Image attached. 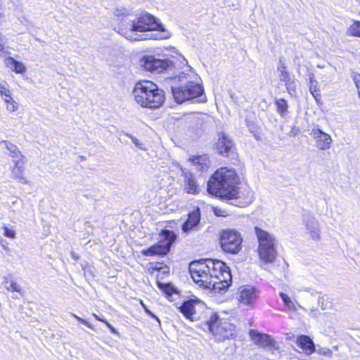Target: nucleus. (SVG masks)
<instances>
[{"instance_id":"nucleus-44","label":"nucleus","mask_w":360,"mask_h":360,"mask_svg":"<svg viewBox=\"0 0 360 360\" xmlns=\"http://www.w3.org/2000/svg\"><path fill=\"white\" fill-rule=\"evenodd\" d=\"M214 214H215L217 216H225V215L224 214V211H222V210H221L215 209V210H214Z\"/></svg>"},{"instance_id":"nucleus-27","label":"nucleus","mask_w":360,"mask_h":360,"mask_svg":"<svg viewBox=\"0 0 360 360\" xmlns=\"http://www.w3.org/2000/svg\"><path fill=\"white\" fill-rule=\"evenodd\" d=\"M276 105L277 107V112L281 115V116H284L287 113L288 108L286 100L284 98L276 99Z\"/></svg>"},{"instance_id":"nucleus-2","label":"nucleus","mask_w":360,"mask_h":360,"mask_svg":"<svg viewBox=\"0 0 360 360\" xmlns=\"http://www.w3.org/2000/svg\"><path fill=\"white\" fill-rule=\"evenodd\" d=\"M180 62L186 65V69L179 75L170 78L171 90L175 101L181 103L187 100L199 98L198 101H202L204 90L200 84V78L188 65V61L184 56L181 57Z\"/></svg>"},{"instance_id":"nucleus-12","label":"nucleus","mask_w":360,"mask_h":360,"mask_svg":"<svg viewBox=\"0 0 360 360\" xmlns=\"http://www.w3.org/2000/svg\"><path fill=\"white\" fill-rule=\"evenodd\" d=\"M259 291L252 285H244L239 288L238 301L246 306L253 307L258 300Z\"/></svg>"},{"instance_id":"nucleus-34","label":"nucleus","mask_w":360,"mask_h":360,"mask_svg":"<svg viewBox=\"0 0 360 360\" xmlns=\"http://www.w3.org/2000/svg\"><path fill=\"white\" fill-rule=\"evenodd\" d=\"M11 91L6 87V83H0V95L9 97Z\"/></svg>"},{"instance_id":"nucleus-16","label":"nucleus","mask_w":360,"mask_h":360,"mask_svg":"<svg viewBox=\"0 0 360 360\" xmlns=\"http://www.w3.org/2000/svg\"><path fill=\"white\" fill-rule=\"evenodd\" d=\"M200 221V210L198 207H196L188 213L187 220L182 225V231L185 233H189L191 231H198Z\"/></svg>"},{"instance_id":"nucleus-5","label":"nucleus","mask_w":360,"mask_h":360,"mask_svg":"<svg viewBox=\"0 0 360 360\" xmlns=\"http://www.w3.org/2000/svg\"><path fill=\"white\" fill-rule=\"evenodd\" d=\"M133 95L137 104L143 108L155 109L165 101V93L150 81H140L135 84Z\"/></svg>"},{"instance_id":"nucleus-11","label":"nucleus","mask_w":360,"mask_h":360,"mask_svg":"<svg viewBox=\"0 0 360 360\" xmlns=\"http://www.w3.org/2000/svg\"><path fill=\"white\" fill-rule=\"evenodd\" d=\"M249 335L255 345L262 347L265 350L271 352L272 354H274L278 352V347L272 336L258 332L254 329H251L250 330Z\"/></svg>"},{"instance_id":"nucleus-48","label":"nucleus","mask_w":360,"mask_h":360,"mask_svg":"<svg viewBox=\"0 0 360 360\" xmlns=\"http://www.w3.org/2000/svg\"><path fill=\"white\" fill-rule=\"evenodd\" d=\"M71 256H72V257L74 259H75V260H78V259H79V255H77L75 252H71Z\"/></svg>"},{"instance_id":"nucleus-30","label":"nucleus","mask_w":360,"mask_h":360,"mask_svg":"<svg viewBox=\"0 0 360 360\" xmlns=\"http://www.w3.org/2000/svg\"><path fill=\"white\" fill-rule=\"evenodd\" d=\"M280 297L281 298V300H283V302L285 303V304L286 305V307L290 309V310H295L296 309V307H295V305L294 304V302L290 300V298L288 297V295L283 293V292H281L280 293Z\"/></svg>"},{"instance_id":"nucleus-35","label":"nucleus","mask_w":360,"mask_h":360,"mask_svg":"<svg viewBox=\"0 0 360 360\" xmlns=\"http://www.w3.org/2000/svg\"><path fill=\"white\" fill-rule=\"evenodd\" d=\"M124 135L129 137L132 142L134 143V144L139 148L140 149H143V144L138 139H136V137H134V136H132L131 134H127V133H124Z\"/></svg>"},{"instance_id":"nucleus-28","label":"nucleus","mask_w":360,"mask_h":360,"mask_svg":"<svg viewBox=\"0 0 360 360\" xmlns=\"http://www.w3.org/2000/svg\"><path fill=\"white\" fill-rule=\"evenodd\" d=\"M347 34L350 36L360 37V21H354L348 28Z\"/></svg>"},{"instance_id":"nucleus-43","label":"nucleus","mask_w":360,"mask_h":360,"mask_svg":"<svg viewBox=\"0 0 360 360\" xmlns=\"http://www.w3.org/2000/svg\"><path fill=\"white\" fill-rule=\"evenodd\" d=\"M308 77L309 85L317 84V82L314 79V75L313 72H309L308 74Z\"/></svg>"},{"instance_id":"nucleus-25","label":"nucleus","mask_w":360,"mask_h":360,"mask_svg":"<svg viewBox=\"0 0 360 360\" xmlns=\"http://www.w3.org/2000/svg\"><path fill=\"white\" fill-rule=\"evenodd\" d=\"M277 72L280 82H289L293 77H291L290 73L287 70L285 63L281 59L279 60V64L277 67Z\"/></svg>"},{"instance_id":"nucleus-37","label":"nucleus","mask_w":360,"mask_h":360,"mask_svg":"<svg viewBox=\"0 0 360 360\" xmlns=\"http://www.w3.org/2000/svg\"><path fill=\"white\" fill-rule=\"evenodd\" d=\"M141 304L143 307V308L144 309V311H146V313H147V314H148L150 317H152L153 319H155L159 324H160V320L153 313L151 312L148 308L146 306V304L141 301Z\"/></svg>"},{"instance_id":"nucleus-38","label":"nucleus","mask_w":360,"mask_h":360,"mask_svg":"<svg viewBox=\"0 0 360 360\" xmlns=\"http://www.w3.org/2000/svg\"><path fill=\"white\" fill-rule=\"evenodd\" d=\"M351 77L352 80L354 81L356 86L360 84V74L352 71L351 73Z\"/></svg>"},{"instance_id":"nucleus-51","label":"nucleus","mask_w":360,"mask_h":360,"mask_svg":"<svg viewBox=\"0 0 360 360\" xmlns=\"http://www.w3.org/2000/svg\"><path fill=\"white\" fill-rule=\"evenodd\" d=\"M101 322H103L106 326H108V323H110L108 321H106L105 319H103V321H101Z\"/></svg>"},{"instance_id":"nucleus-42","label":"nucleus","mask_w":360,"mask_h":360,"mask_svg":"<svg viewBox=\"0 0 360 360\" xmlns=\"http://www.w3.org/2000/svg\"><path fill=\"white\" fill-rule=\"evenodd\" d=\"M4 36L0 32V56L4 53Z\"/></svg>"},{"instance_id":"nucleus-6","label":"nucleus","mask_w":360,"mask_h":360,"mask_svg":"<svg viewBox=\"0 0 360 360\" xmlns=\"http://www.w3.org/2000/svg\"><path fill=\"white\" fill-rule=\"evenodd\" d=\"M255 231L259 243L258 253L259 258L266 263L274 262L277 256L275 237L257 226L255 227Z\"/></svg>"},{"instance_id":"nucleus-14","label":"nucleus","mask_w":360,"mask_h":360,"mask_svg":"<svg viewBox=\"0 0 360 360\" xmlns=\"http://www.w3.org/2000/svg\"><path fill=\"white\" fill-rule=\"evenodd\" d=\"M216 149L221 155L229 157L235 153L236 148L232 139L225 133L222 132L218 136Z\"/></svg>"},{"instance_id":"nucleus-36","label":"nucleus","mask_w":360,"mask_h":360,"mask_svg":"<svg viewBox=\"0 0 360 360\" xmlns=\"http://www.w3.org/2000/svg\"><path fill=\"white\" fill-rule=\"evenodd\" d=\"M17 109L18 104L14 100L6 104V110L9 112H15Z\"/></svg>"},{"instance_id":"nucleus-7","label":"nucleus","mask_w":360,"mask_h":360,"mask_svg":"<svg viewBox=\"0 0 360 360\" xmlns=\"http://www.w3.org/2000/svg\"><path fill=\"white\" fill-rule=\"evenodd\" d=\"M206 325L217 341H224L236 336V326L226 321L219 320L216 313L211 315L210 319L206 321Z\"/></svg>"},{"instance_id":"nucleus-22","label":"nucleus","mask_w":360,"mask_h":360,"mask_svg":"<svg viewBox=\"0 0 360 360\" xmlns=\"http://www.w3.org/2000/svg\"><path fill=\"white\" fill-rule=\"evenodd\" d=\"M189 160L191 161L193 165L196 167V169L202 172L206 170L209 167L210 163L207 155L193 156L190 158Z\"/></svg>"},{"instance_id":"nucleus-4","label":"nucleus","mask_w":360,"mask_h":360,"mask_svg":"<svg viewBox=\"0 0 360 360\" xmlns=\"http://www.w3.org/2000/svg\"><path fill=\"white\" fill-rule=\"evenodd\" d=\"M240 179L236 170L231 167H221L207 182V192L223 199L231 198L237 194L236 188Z\"/></svg>"},{"instance_id":"nucleus-50","label":"nucleus","mask_w":360,"mask_h":360,"mask_svg":"<svg viewBox=\"0 0 360 360\" xmlns=\"http://www.w3.org/2000/svg\"><path fill=\"white\" fill-rule=\"evenodd\" d=\"M356 87L357 88L359 96H360V84L356 86Z\"/></svg>"},{"instance_id":"nucleus-3","label":"nucleus","mask_w":360,"mask_h":360,"mask_svg":"<svg viewBox=\"0 0 360 360\" xmlns=\"http://www.w3.org/2000/svg\"><path fill=\"white\" fill-rule=\"evenodd\" d=\"M170 34L160 20L148 13H144L134 19L131 28L125 34L130 41L147 39H168Z\"/></svg>"},{"instance_id":"nucleus-8","label":"nucleus","mask_w":360,"mask_h":360,"mask_svg":"<svg viewBox=\"0 0 360 360\" xmlns=\"http://www.w3.org/2000/svg\"><path fill=\"white\" fill-rule=\"evenodd\" d=\"M243 240L240 233L234 229H223L219 233L220 247L227 254H238L242 250Z\"/></svg>"},{"instance_id":"nucleus-49","label":"nucleus","mask_w":360,"mask_h":360,"mask_svg":"<svg viewBox=\"0 0 360 360\" xmlns=\"http://www.w3.org/2000/svg\"><path fill=\"white\" fill-rule=\"evenodd\" d=\"M93 315H94V316L95 317V319H96V320H98V321H103V319H102L101 318H100L98 315H96V314H94Z\"/></svg>"},{"instance_id":"nucleus-9","label":"nucleus","mask_w":360,"mask_h":360,"mask_svg":"<svg viewBox=\"0 0 360 360\" xmlns=\"http://www.w3.org/2000/svg\"><path fill=\"white\" fill-rule=\"evenodd\" d=\"M160 238L157 244L146 250H143L141 254L144 256L166 255L176 240V236L173 231L165 229L162 231Z\"/></svg>"},{"instance_id":"nucleus-23","label":"nucleus","mask_w":360,"mask_h":360,"mask_svg":"<svg viewBox=\"0 0 360 360\" xmlns=\"http://www.w3.org/2000/svg\"><path fill=\"white\" fill-rule=\"evenodd\" d=\"M1 143L4 144L6 149L9 151L8 155L13 159V162H15V160H25V156L15 144L8 141H3Z\"/></svg>"},{"instance_id":"nucleus-20","label":"nucleus","mask_w":360,"mask_h":360,"mask_svg":"<svg viewBox=\"0 0 360 360\" xmlns=\"http://www.w3.org/2000/svg\"><path fill=\"white\" fill-rule=\"evenodd\" d=\"M297 345L302 349L306 354H311L315 351V345L312 340L307 335H300L296 340Z\"/></svg>"},{"instance_id":"nucleus-15","label":"nucleus","mask_w":360,"mask_h":360,"mask_svg":"<svg viewBox=\"0 0 360 360\" xmlns=\"http://www.w3.org/2000/svg\"><path fill=\"white\" fill-rule=\"evenodd\" d=\"M311 135L315 140L316 147L318 149L326 150L330 148L333 140L328 134L319 128H314L311 131Z\"/></svg>"},{"instance_id":"nucleus-29","label":"nucleus","mask_w":360,"mask_h":360,"mask_svg":"<svg viewBox=\"0 0 360 360\" xmlns=\"http://www.w3.org/2000/svg\"><path fill=\"white\" fill-rule=\"evenodd\" d=\"M158 286L161 289L167 296L172 295L174 292V288L172 285L168 283H162L158 281Z\"/></svg>"},{"instance_id":"nucleus-41","label":"nucleus","mask_w":360,"mask_h":360,"mask_svg":"<svg viewBox=\"0 0 360 360\" xmlns=\"http://www.w3.org/2000/svg\"><path fill=\"white\" fill-rule=\"evenodd\" d=\"M318 352L324 356H330L332 354V352L328 348L320 349L318 350Z\"/></svg>"},{"instance_id":"nucleus-33","label":"nucleus","mask_w":360,"mask_h":360,"mask_svg":"<svg viewBox=\"0 0 360 360\" xmlns=\"http://www.w3.org/2000/svg\"><path fill=\"white\" fill-rule=\"evenodd\" d=\"M113 13L115 16L122 17L128 14V11L124 7H117L114 8Z\"/></svg>"},{"instance_id":"nucleus-13","label":"nucleus","mask_w":360,"mask_h":360,"mask_svg":"<svg viewBox=\"0 0 360 360\" xmlns=\"http://www.w3.org/2000/svg\"><path fill=\"white\" fill-rule=\"evenodd\" d=\"M197 307L204 308L203 304L197 300H190L184 302L179 309L187 319L194 321L199 319Z\"/></svg>"},{"instance_id":"nucleus-24","label":"nucleus","mask_w":360,"mask_h":360,"mask_svg":"<svg viewBox=\"0 0 360 360\" xmlns=\"http://www.w3.org/2000/svg\"><path fill=\"white\" fill-rule=\"evenodd\" d=\"M5 63L8 68H10L16 73H24L26 71L25 66L21 62L15 60L12 57H8L5 59Z\"/></svg>"},{"instance_id":"nucleus-18","label":"nucleus","mask_w":360,"mask_h":360,"mask_svg":"<svg viewBox=\"0 0 360 360\" xmlns=\"http://www.w3.org/2000/svg\"><path fill=\"white\" fill-rule=\"evenodd\" d=\"M184 176V189L188 194L197 195L200 187L193 174L185 169H181Z\"/></svg>"},{"instance_id":"nucleus-21","label":"nucleus","mask_w":360,"mask_h":360,"mask_svg":"<svg viewBox=\"0 0 360 360\" xmlns=\"http://www.w3.org/2000/svg\"><path fill=\"white\" fill-rule=\"evenodd\" d=\"M13 167H12V175L14 179L17 180L21 184H28V181L24 176V165L25 160H15Z\"/></svg>"},{"instance_id":"nucleus-1","label":"nucleus","mask_w":360,"mask_h":360,"mask_svg":"<svg viewBox=\"0 0 360 360\" xmlns=\"http://www.w3.org/2000/svg\"><path fill=\"white\" fill-rule=\"evenodd\" d=\"M189 272L193 281L204 289L225 290L232 280L229 268L217 259L193 261L189 265Z\"/></svg>"},{"instance_id":"nucleus-26","label":"nucleus","mask_w":360,"mask_h":360,"mask_svg":"<svg viewBox=\"0 0 360 360\" xmlns=\"http://www.w3.org/2000/svg\"><path fill=\"white\" fill-rule=\"evenodd\" d=\"M4 281L3 285H4V288L8 291L11 292H16L18 293H22V290L19 284H18L15 281L13 280H9L6 276L3 277Z\"/></svg>"},{"instance_id":"nucleus-45","label":"nucleus","mask_w":360,"mask_h":360,"mask_svg":"<svg viewBox=\"0 0 360 360\" xmlns=\"http://www.w3.org/2000/svg\"><path fill=\"white\" fill-rule=\"evenodd\" d=\"M107 327L110 330V331L112 333H115V334H117L118 333L117 330L110 323H108Z\"/></svg>"},{"instance_id":"nucleus-17","label":"nucleus","mask_w":360,"mask_h":360,"mask_svg":"<svg viewBox=\"0 0 360 360\" xmlns=\"http://www.w3.org/2000/svg\"><path fill=\"white\" fill-rule=\"evenodd\" d=\"M304 224L312 240L318 241L321 239L320 226L318 220L312 215L305 214Z\"/></svg>"},{"instance_id":"nucleus-32","label":"nucleus","mask_w":360,"mask_h":360,"mask_svg":"<svg viewBox=\"0 0 360 360\" xmlns=\"http://www.w3.org/2000/svg\"><path fill=\"white\" fill-rule=\"evenodd\" d=\"M285 88L289 94L295 95L296 93V82L294 78L285 84Z\"/></svg>"},{"instance_id":"nucleus-19","label":"nucleus","mask_w":360,"mask_h":360,"mask_svg":"<svg viewBox=\"0 0 360 360\" xmlns=\"http://www.w3.org/2000/svg\"><path fill=\"white\" fill-rule=\"evenodd\" d=\"M237 194L231 198H226V200H236V205L239 207H245L251 204L254 199L253 192L250 189H243L240 191L237 186L236 188Z\"/></svg>"},{"instance_id":"nucleus-39","label":"nucleus","mask_w":360,"mask_h":360,"mask_svg":"<svg viewBox=\"0 0 360 360\" xmlns=\"http://www.w3.org/2000/svg\"><path fill=\"white\" fill-rule=\"evenodd\" d=\"M4 235L6 237L14 238L15 236V233L14 231L9 229L7 226L4 227Z\"/></svg>"},{"instance_id":"nucleus-47","label":"nucleus","mask_w":360,"mask_h":360,"mask_svg":"<svg viewBox=\"0 0 360 360\" xmlns=\"http://www.w3.org/2000/svg\"><path fill=\"white\" fill-rule=\"evenodd\" d=\"M163 264L161 263H157L155 266L153 268L154 270L160 271L162 269Z\"/></svg>"},{"instance_id":"nucleus-10","label":"nucleus","mask_w":360,"mask_h":360,"mask_svg":"<svg viewBox=\"0 0 360 360\" xmlns=\"http://www.w3.org/2000/svg\"><path fill=\"white\" fill-rule=\"evenodd\" d=\"M140 65L146 71L161 73L172 68V63L168 59H160L153 56H145L140 60Z\"/></svg>"},{"instance_id":"nucleus-40","label":"nucleus","mask_w":360,"mask_h":360,"mask_svg":"<svg viewBox=\"0 0 360 360\" xmlns=\"http://www.w3.org/2000/svg\"><path fill=\"white\" fill-rule=\"evenodd\" d=\"M72 316L79 321L82 324H84L86 325L87 327L90 328H93L91 324H90L89 323H88L86 320L79 317L78 316L75 315V314H72Z\"/></svg>"},{"instance_id":"nucleus-31","label":"nucleus","mask_w":360,"mask_h":360,"mask_svg":"<svg viewBox=\"0 0 360 360\" xmlns=\"http://www.w3.org/2000/svg\"><path fill=\"white\" fill-rule=\"evenodd\" d=\"M309 91L313 96V97L315 98L316 101L317 103L319 102L320 100V90L318 87L317 84H309Z\"/></svg>"},{"instance_id":"nucleus-46","label":"nucleus","mask_w":360,"mask_h":360,"mask_svg":"<svg viewBox=\"0 0 360 360\" xmlns=\"http://www.w3.org/2000/svg\"><path fill=\"white\" fill-rule=\"evenodd\" d=\"M5 103L7 104L8 103H10L11 101H13V99L11 97V92L9 93V97H7V96H4V98Z\"/></svg>"}]
</instances>
